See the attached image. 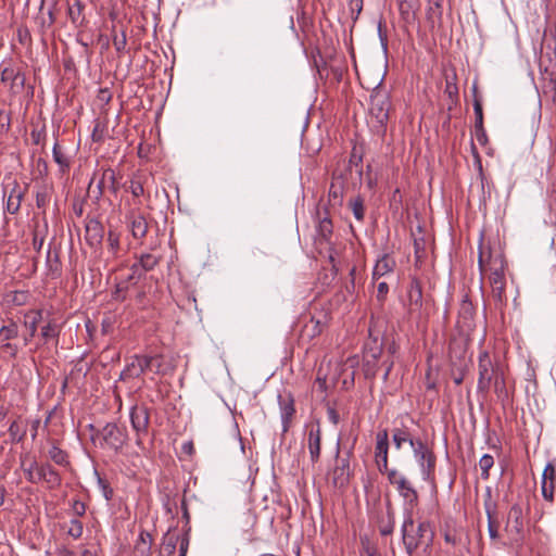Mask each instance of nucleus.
Masks as SVG:
<instances>
[{
    "instance_id": "nucleus-29",
    "label": "nucleus",
    "mask_w": 556,
    "mask_h": 556,
    "mask_svg": "<svg viewBox=\"0 0 556 556\" xmlns=\"http://www.w3.org/2000/svg\"><path fill=\"white\" fill-rule=\"evenodd\" d=\"M442 532L445 543L451 544L452 546L460 544L463 534V530L460 528L450 522H445Z\"/></svg>"
},
{
    "instance_id": "nucleus-32",
    "label": "nucleus",
    "mask_w": 556,
    "mask_h": 556,
    "mask_svg": "<svg viewBox=\"0 0 556 556\" xmlns=\"http://www.w3.org/2000/svg\"><path fill=\"white\" fill-rule=\"evenodd\" d=\"M48 456L58 466L67 468L71 465L67 452L55 444L48 451Z\"/></svg>"
},
{
    "instance_id": "nucleus-16",
    "label": "nucleus",
    "mask_w": 556,
    "mask_h": 556,
    "mask_svg": "<svg viewBox=\"0 0 556 556\" xmlns=\"http://www.w3.org/2000/svg\"><path fill=\"white\" fill-rule=\"evenodd\" d=\"M317 213V217H318V225H317V232H318V238L316 239V244L323 249L324 245H325V249L328 250L329 254H328V257L329 260L333 263L334 258H333V255L331 253V248H330V242H329V238L332 233V222L331 219L328 217V216H324L321 217L319 215V211H316Z\"/></svg>"
},
{
    "instance_id": "nucleus-43",
    "label": "nucleus",
    "mask_w": 556,
    "mask_h": 556,
    "mask_svg": "<svg viewBox=\"0 0 556 556\" xmlns=\"http://www.w3.org/2000/svg\"><path fill=\"white\" fill-rule=\"evenodd\" d=\"M108 249L114 258L119 257V236L113 230H110L108 233Z\"/></svg>"
},
{
    "instance_id": "nucleus-58",
    "label": "nucleus",
    "mask_w": 556,
    "mask_h": 556,
    "mask_svg": "<svg viewBox=\"0 0 556 556\" xmlns=\"http://www.w3.org/2000/svg\"><path fill=\"white\" fill-rule=\"evenodd\" d=\"M71 507L76 517H83L86 514V504L79 500H73Z\"/></svg>"
},
{
    "instance_id": "nucleus-27",
    "label": "nucleus",
    "mask_w": 556,
    "mask_h": 556,
    "mask_svg": "<svg viewBox=\"0 0 556 556\" xmlns=\"http://www.w3.org/2000/svg\"><path fill=\"white\" fill-rule=\"evenodd\" d=\"M140 363L138 361L137 355H134L127 362L125 368L122 370L119 375V379L122 381H126L134 378H139L142 376V367H140Z\"/></svg>"
},
{
    "instance_id": "nucleus-46",
    "label": "nucleus",
    "mask_w": 556,
    "mask_h": 556,
    "mask_svg": "<svg viewBox=\"0 0 556 556\" xmlns=\"http://www.w3.org/2000/svg\"><path fill=\"white\" fill-rule=\"evenodd\" d=\"M494 465V458L492 455L490 454H484L480 460H479V466H480V469H481V477L483 479H488L490 473V469L493 467Z\"/></svg>"
},
{
    "instance_id": "nucleus-30",
    "label": "nucleus",
    "mask_w": 556,
    "mask_h": 556,
    "mask_svg": "<svg viewBox=\"0 0 556 556\" xmlns=\"http://www.w3.org/2000/svg\"><path fill=\"white\" fill-rule=\"evenodd\" d=\"M178 542H179V536L177 534L167 532L163 536V542H162V546H161L159 556H175L176 546H177Z\"/></svg>"
},
{
    "instance_id": "nucleus-20",
    "label": "nucleus",
    "mask_w": 556,
    "mask_h": 556,
    "mask_svg": "<svg viewBox=\"0 0 556 556\" xmlns=\"http://www.w3.org/2000/svg\"><path fill=\"white\" fill-rule=\"evenodd\" d=\"M507 269V261L494 258L491 261L490 266L485 268L483 271H480L482 275H486L490 282H496L506 280L505 273Z\"/></svg>"
},
{
    "instance_id": "nucleus-55",
    "label": "nucleus",
    "mask_w": 556,
    "mask_h": 556,
    "mask_svg": "<svg viewBox=\"0 0 556 556\" xmlns=\"http://www.w3.org/2000/svg\"><path fill=\"white\" fill-rule=\"evenodd\" d=\"M459 315L464 318H472L473 306L470 301L464 300L460 305Z\"/></svg>"
},
{
    "instance_id": "nucleus-14",
    "label": "nucleus",
    "mask_w": 556,
    "mask_h": 556,
    "mask_svg": "<svg viewBox=\"0 0 556 556\" xmlns=\"http://www.w3.org/2000/svg\"><path fill=\"white\" fill-rule=\"evenodd\" d=\"M389 432L387 429L379 430L376 434L375 459L378 470L388 475Z\"/></svg>"
},
{
    "instance_id": "nucleus-12",
    "label": "nucleus",
    "mask_w": 556,
    "mask_h": 556,
    "mask_svg": "<svg viewBox=\"0 0 556 556\" xmlns=\"http://www.w3.org/2000/svg\"><path fill=\"white\" fill-rule=\"evenodd\" d=\"M130 422L137 434L136 443L137 445H141L142 437L147 435L150 422L148 407L144 405H135L130 410Z\"/></svg>"
},
{
    "instance_id": "nucleus-2",
    "label": "nucleus",
    "mask_w": 556,
    "mask_h": 556,
    "mask_svg": "<svg viewBox=\"0 0 556 556\" xmlns=\"http://www.w3.org/2000/svg\"><path fill=\"white\" fill-rule=\"evenodd\" d=\"M402 542L408 556L420 547L428 551L433 543L434 532L427 520L415 521L413 510H404V519L401 527Z\"/></svg>"
},
{
    "instance_id": "nucleus-11",
    "label": "nucleus",
    "mask_w": 556,
    "mask_h": 556,
    "mask_svg": "<svg viewBox=\"0 0 556 556\" xmlns=\"http://www.w3.org/2000/svg\"><path fill=\"white\" fill-rule=\"evenodd\" d=\"M0 70L1 83L9 85L12 93H21L24 90L26 80L24 73L11 63H1Z\"/></svg>"
},
{
    "instance_id": "nucleus-24",
    "label": "nucleus",
    "mask_w": 556,
    "mask_h": 556,
    "mask_svg": "<svg viewBox=\"0 0 556 556\" xmlns=\"http://www.w3.org/2000/svg\"><path fill=\"white\" fill-rule=\"evenodd\" d=\"M417 438H414L407 427H394L392 429V442L396 450H401L403 444L408 443L412 446V442L416 441Z\"/></svg>"
},
{
    "instance_id": "nucleus-4",
    "label": "nucleus",
    "mask_w": 556,
    "mask_h": 556,
    "mask_svg": "<svg viewBox=\"0 0 556 556\" xmlns=\"http://www.w3.org/2000/svg\"><path fill=\"white\" fill-rule=\"evenodd\" d=\"M26 480L30 483L46 482L48 489L55 490L62 484V477L49 463H37L33 460L27 468H24Z\"/></svg>"
},
{
    "instance_id": "nucleus-7",
    "label": "nucleus",
    "mask_w": 556,
    "mask_h": 556,
    "mask_svg": "<svg viewBox=\"0 0 556 556\" xmlns=\"http://www.w3.org/2000/svg\"><path fill=\"white\" fill-rule=\"evenodd\" d=\"M412 450L414 457L416 458L422 479L429 481L433 479L437 457L431 448L428 447L427 443L420 438L412 442Z\"/></svg>"
},
{
    "instance_id": "nucleus-37",
    "label": "nucleus",
    "mask_w": 556,
    "mask_h": 556,
    "mask_svg": "<svg viewBox=\"0 0 556 556\" xmlns=\"http://www.w3.org/2000/svg\"><path fill=\"white\" fill-rule=\"evenodd\" d=\"M492 288V298L497 305L503 306L506 303V280L490 282Z\"/></svg>"
},
{
    "instance_id": "nucleus-52",
    "label": "nucleus",
    "mask_w": 556,
    "mask_h": 556,
    "mask_svg": "<svg viewBox=\"0 0 556 556\" xmlns=\"http://www.w3.org/2000/svg\"><path fill=\"white\" fill-rule=\"evenodd\" d=\"M0 351L8 354L10 357L15 358L18 353V346L10 341H4L0 345Z\"/></svg>"
},
{
    "instance_id": "nucleus-8",
    "label": "nucleus",
    "mask_w": 556,
    "mask_h": 556,
    "mask_svg": "<svg viewBox=\"0 0 556 556\" xmlns=\"http://www.w3.org/2000/svg\"><path fill=\"white\" fill-rule=\"evenodd\" d=\"M387 478L389 483L395 486L399 494L403 497L405 503L404 510L410 509L412 511L418 503V492L413 486L410 481H408V479L400 473L396 469H391L388 471Z\"/></svg>"
},
{
    "instance_id": "nucleus-3",
    "label": "nucleus",
    "mask_w": 556,
    "mask_h": 556,
    "mask_svg": "<svg viewBox=\"0 0 556 556\" xmlns=\"http://www.w3.org/2000/svg\"><path fill=\"white\" fill-rule=\"evenodd\" d=\"M406 308L408 319L414 321L419 329H426L430 312L429 299L424 296L421 282L412 278L406 289Z\"/></svg>"
},
{
    "instance_id": "nucleus-51",
    "label": "nucleus",
    "mask_w": 556,
    "mask_h": 556,
    "mask_svg": "<svg viewBox=\"0 0 556 556\" xmlns=\"http://www.w3.org/2000/svg\"><path fill=\"white\" fill-rule=\"evenodd\" d=\"M473 112L476 116L475 128H481V126H483V111L482 104L479 100H475Z\"/></svg>"
},
{
    "instance_id": "nucleus-36",
    "label": "nucleus",
    "mask_w": 556,
    "mask_h": 556,
    "mask_svg": "<svg viewBox=\"0 0 556 556\" xmlns=\"http://www.w3.org/2000/svg\"><path fill=\"white\" fill-rule=\"evenodd\" d=\"M444 0H427V18L429 21H441Z\"/></svg>"
},
{
    "instance_id": "nucleus-47",
    "label": "nucleus",
    "mask_w": 556,
    "mask_h": 556,
    "mask_svg": "<svg viewBox=\"0 0 556 556\" xmlns=\"http://www.w3.org/2000/svg\"><path fill=\"white\" fill-rule=\"evenodd\" d=\"M363 371L366 378H375L378 371L377 363L372 359L364 357Z\"/></svg>"
},
{
    "instance_id": "nucleus-38",
    "label": "nucleus",
    "mask_w": 556,
    "mask_h": 556,
    "mask_svg": "<svg viewBox=\"0 0 556 556\" xmlns=\"http://www.w3.org/2000/svg\"><path fill=\"white\" fill-rule=\"evenodd\" d=\"M325 324L319 319L311 318L309 323L304 326L303 336L313 339L323 332Z\"/></svg>"
},
{
    "instance_id": "nucleus-26",
    "label": "nucleus",
    "mask_w": 556,
    "mask_h": 556,
    "mask_svg": "<svg viewBox=\"0 0 556 556\" xmlns=\"http://www.w3.org/2000/svg\"><path fill=\"white\" fill-rule=\"evenodd\" d=\"M60 332L61 325L53 318L49 319L47 324L41 327L40 338L42 340V344H48L51 340H55L58 343Z\"/></svg>"
},
{
    "instance_id": "nucleus-17",
    "label": "nucleus",
    "mask_w": 556,
    "mask_h": 556,
    "mask_svg": "<svg viewBox=\"0 0 556 556\" xmlns=\"http://www.w3.org/2000/svg\"><path fill=\"white\" fill-rule=\"evenodd\" d=\"M478 250V266L480 271L488 268L491 261L495 257L498 260H505V255L501 249H494L490 244L484 243L483 235L480 237Z\"/></svg>"
},
{
    "instance_id": "nucleus-54",
    "label": "nucleus",
    "mask_w": 556,
    "mask_h": 556,
    "mask_svg": "<svg viewBox=\"0 0 556 556\" xmlns=\"http://www.w3.org/2000/svg\"><path fill=\"white\" fill-rule=\"evenodd\" d=\"M98 484L102 491V494L106 501H111L113 497V489L110 486L109 482L101 477H98Z\"/></svg>"
},
{
    "instance_id": "nucleus-10",
    "label": "nucleus",
    "mask_w": 556,
    "mask_h": 556,
    "mask_svg": "<svg viewBox=\"0 0 556 556\" xmlns=\"http://www.w3.org/2000/svg\"><path fill=\"white\" fill-rule=\"evenodd\" d=\"M391 103L389 96L383 90H374L370 94V113L380 126H384L389 119Z\"/></svg>"
},
{
    "instance_id": "nucleus-33",
    "label": "nucleus",
    "mask_w": 556,
    "mask_h": 556,
    "mask_svg": "<svg viewBox=\"0 0 556 556\" xmlns=\"http://www.w3.org/2000/svg\"><path fill=\"white\" fill-rule=\"evenodd\" d=\"M130 230L136 239H141L147 235L148 222L144 216H134L130 222Z\"/></svg>"
},
{
    "instance_id": "nucleus-21",
    "label": "nucleus",
    "mask_w": 556,
    "mask_h": 556,
    "mask_svg": "<svg viewBox=\"0 0 556 556\" xmlns=\"http://www.w3.org/2000/svg\"><path fill=\"white\" fill-rule=\"evenodd\" d=\"M484 509L488 517V531L491 540H497L498 521L496 520V504L491 501V494L488 493V500L484 501Z\"/></svg>"
},
{
    "instance_id": "nucleus-64",
    "label": "nucleus",
    "mask_w": 556,
    "mask_h": 556,
    "mask_svg": "<svg viewBox=\"0 0 556 556\" xmlns=\"http://www.w3.org/2000/svg\"><path fill=\"white\" fill-rule=\"evenodd\" d=\"M358 364H359V359H358L357 355L350 356L344 362L342 371H345L346 368L354 369L355 367L358 366Z\"/></svg>"
},
{
    "instance_id": "nucleus-40",
    "label": "nucleus",
    "mask_w": 556,
    "mask_h": 556,
    "mask_svg": "<svg viewBox=\"0 0 556 556\" xmlns=\"http://www.w3.org/2000/svg\"><path fill=\"white\" fill-rule=\"evenodd\" d=\"M395 527L394 511L389 508L387 511V519L381 520L379 531L381 535H390L393 533Z\"/></svg>"
},
{
    "instance_id": "nucleus-15",
    "label": "nucleus",
    "mask_w": 556,
    "mask_h": 556,
    "mask_svg": "<svg viewBox=\"0 0 556 556\" xmlns=\"http://www.w3.org/2000/svg\"><path fill=\"white\" fill-rule=\"evenodd\" d=\"M104 237V227L102 223L88 215L85 222V240L91 247H98L102 243Z\"/></svg>"
},
{
    "instance_id": "nucleus-49",
    "label": "nucleus",
    "mask_w": 556,
    "mask_h": 556,
    "mask_svg": "<svg viewBox=\"0 0 556 556\" xmlns=\"http://www.w3.org/2000/svg\"><path fill=\"white\" fill-rule=\"evenodd\" d=\"M555 481H542L541 490L542 495L546 501L552 502L554 498Z\"/></svg>"
},
{
    "instance_id": "nucleus-42",
    "label": "nucleus",
    "mask_w": 556,
    "mask_h": 556,
    "mask_svg": "<svg viewBox=\"0 0 556 556\" xmlns=\"http://www.w3.org/2000/svg\"><path fill=\"white\" fill-rule=\"evenodd\" d=\"M83 10L84 5L79 0H76L73 5L68 7V17L71 22L75 25H81L84 17H83Z\"/></svg>"
},
{
    "instance_id": "nucleus-18",
    "label": "nucleus",
    "mask_w": 556,
    "mask_h": 556,
    "mask_svg": "<svg viewBox=\"0 0 556 556\" xmlns=\"http://www.w3.org/2000/svg\"><path fill=\"white\" fill-rule=\"evenodd\" d=\"M278 404L280 408L282 431L287 432L290 427L291 419L295 413L294 399L290 392L278 394Z\"/></svg>"
},
{
    "instance_id": "nucleus-60",
    "label": "nucleus",
    "mask_w": 556,
    "mask_h": 556,
    "mask_svg": "<svg viewBox=\"0 0 556 556\" xmlns=\"http://www.w3.org/2000/svg\"><path fill=\"white\" fill-rule=\"evenodd\" d=\"M362 551L366 554V556L374 555L378 552V548L370 543V541L367 538H362Z\"/></svg>"
},
{
    "instance_id": "nucleus-9",
    "label": "nucleus",
    "mask_w": 556,
    "mask_h": 556,
    "mask_svg": "<svg viewBox=\"0 0 556 556\" xmlns=\"http://www.w3.org/2000/svg\"><path fill=\"white\" fill-rule=\"evenodd\" d=\"M100 435L105 445L115 452L123 448L128 441V431L124 425L115 422L106 424L100 431Z\"/></svg>"
},
{
    "instance_id": "nucleus-34",
    "label": "nucleus",
    "mask_w": 556,
    "mask_h": 556,
    "mask_svg": "<svg viewBox=\"0 0 556 556\" xmlns=\"http://www.w3.org/2000/svg\"><path fill=\"white\" fill-rule=\"evenodd\" d=\"M161 255L154 253H142L137 260V264L146 271L154 269L161 262Z\"/></svg>"
},
{
    "instance_id": "nucleus-45",
    "label": "nucleus",
    "mask_w": 556,
    "mask_h": 556,
    "mask_svg": "<svg viewBox=\"0 0 556 556\" xmlns=\"http://www.w3.org/2000/svg\"><path fill=\"white\" fill-rule=\"evenodd\" d=\"M152 372L157 375H165L167 368L164 365V357L161 354L150 355Z\"/></svg>"
},
{
    "instance_id": "nucleus-5",
    "label": "nucleus",
    "mask_w": 556,
    "mask_h": 556,
    "mask_svg": "<svg viewBox=\"0 0 556 556\" xmlns=\"http://www.w3.org/2000/svg\"><path fill=\"white\" fill-rule=\"evenodd\" d=\"M478 392L488 393L491 389L492 382L504 374L500 363L492 359L488 351L479 353L478 357Z\"/></svg>"
},
{
    "instance_id": "nucleus-44",
    "label": "nucleus",
    "mask_w": 556,
    "mask_h": 556,
    "mask_svg": "<svg viewBox=\"0 0 556 556\" xmlns=\"http://www.w3.org/2000/svg\"><path fill=\"white\" fill-rule=\"evenodd\" d=\"M66 532L74 540L80 539L84 532L83 522L77 518L71 519Z\"/></svg>"
},
{
    "instance_id": "nucleus-53",
    "label": "nucleus",
    "mask_w": 556,
    "mask_h": 556,
    "mask_svg": "<svg viewBox=\"0 0 556 556\" xmlns=\"http://www.w3.org/2000/svg\"><path fill=\"white\" fill-rule=\"evenodd\" d=\"M34 172L36 175H38L39 177H45L48 175V163L45 159L42 157H39L36 163H35V166H34Z\"/></svg>"
},
{
    "instance_id": "nucleus-35",
    "label": "nucleus",
    "mask_w": 556,
    "mask_h": 556,
    "mask_svg": "<svg viewBox=\"0 0 556 556\" xmlns=\"http://www.w3.org/2000/svg\"><path fill=\"white\" fill-rule=\"evenodd\" d=\"M491 387H493L494 393L496 394L498 401L505 405L509 401V393L505 382V375L503 374L500 377H496Z\"/></svg>"
},
{
    "instance_id": "nucleus-63",
    "label": "nucleus",
    "mask_w": 556,
    "mask_h": 556,
    "mask_svg": "<svg viewBox=\"0 0 556 556\" xmlns=\"http://www.w3.org/2000/svg\"><path fill=\"white\" fill-rule=\"evenodd\" d=\"M137 357L142 367V375L152 371L150 355H137Z\"/></svg>"
},
{
    "instance_id": "nucleus-59",
    "label": "nucleus",
    "mask_w": 556,
    "mask_h": 556,
    "mask_svg": "<svg viewBox=\"0 0 556 556\" xmlns=\"http://www.w3.org/2000/svg\"><path fill=\"white\" fill-rule=\"evenodd\" d=\"M381 352V345L375 348H366L364 357L372 359L374 363H378Z\"/></svg>"
},
{
    "instance_id": "nucleus-13",
    "label": "nucleus",
    "mask_w": 556,
    "mask_h": 556,
    "mask_svg": "<svg viewBox=\"0 0 556 556\" xmlns=\"http://www.w3.org/2000/svg\"><path fill=\"white\" fill-rule=\"evenodd\" d=\"M339 448L337 450V460L336 466L330 472L331 482L334 488H344L348 485L352 471L350 466V455L351 452L348 453L346 457H339Z\"/></svg>"
},
{
    "instance_id": "nucleus-31",
    "label": "nucleus",
    "mask_w": 556,
    "mask_h": 556,
    "mask_svg": "<svg viewBox=\"0 0 556 556\" xmlns=\"http://www.w3.org/2000/svg\"><path fill=\"white\" fill-rule=\"evenodd\" d=\"M42 319V309H31L25 314V321L24 325L29 331V338H34L38 324Z\"/></svg>"
},
{
    "instance_id": "nucleus-23",
    "label": "nucleus",
    "mask_w": 556,
    "mask_h": 556,
    "mask_svg": "<svg viewBox=\"0 0 556 556\" xmlns=\"http://www.w3.org/2000/svg\"><path fill=\"white\" fill-rule=\"evenodd\" d=\"M394 268L395 260L389 254H383L375 264L372 279L379 280L381 277L393 273Z\"/></svg>"
},
{
    "instance_id": "nucleus-41",
    "label": "nucleus",
    "mask_w": 556,
    "mask_h": 556,
    "mask_svg": "<svg viewBox=\"0 0 556 556\" xmlns=\"http://www.w3.org/2000/svg\"><path fill=\"white\" fill-rule=\"evenodd\" d=\"M9 435L11 442L20 443L24 440L26 435V428L22 427L17 420H14L9 427Z\"/></svg>"
},
{
    "instance_id": "nucleus-61",
    "label": "nucleus",
    "mask_w": 556,
    "mask_h": 556,
    "mask_svg": "<svg viewBox=\"0 0 556 556\" xmlns=\"http://www.w3.org/2000/svg\"><path fill=\"white\" fill-rule=\"evenodd\" d=\"M389 292V286L386 281H381L377 286V300L383 302Z\"/></svg>"
},
{
    "instance_id": "nucleus-28",
    "label": "nucleus",
    "mask_w": 556,
    "mask_h": 556,
    "mask_svg": "<svg viewBox=\"0 0 556 556\" xmlns=\"http://www.w3.org/2000/svg\"><path fill=\"white\" fill-rule=\"evenodd\" d=\"M52 156H53V161L58 164L59 166V172L61 174H66L68 173L70 168H71V161H70V157L67 156V154L63 151L62 147L55 142L53 144V148H52Z\"/></svg>"
},
{
    "instance_id": "nucleus-62",
    "label": "nucleus",
    "mask_w": 556,
    "mask_h": 556,
    "mask_svg": "<svg viewBox=\"0 0 556 556\" xmlns=\"http://www.w3.org/2000/svg\"><path fill=\"white\" fill-rule=\"evenodd\" d=\"M414 248H415V256L417 262H420L426 256V250H425V243L424 241H414Z\"/></svg>"
},
{
    "instance_id": "nucleus-25",
    "label": "nucleus",
    "mask_w": 556,
    "mask_h": 556,
    "mask_svg": "<svg viewBox=\"0 0 556 556\" xmlns=\"http://www.w3.org/2000/svg\"><path fill=\"white\" fill-rule=\"evenodd\" d=\"M153 544L152 535L142 530L135 544V553L137 556H151V548Z\"/></svg>"
},
{
    "instance_id": "nucleus-57",
    "label": "nucleus",
    "mask_w": 556,
    "mask_h": 556,
    "mask_svg": "<svg viewBox=\"0 0 556 556\" xmlns=\"http://www.w3.org/2000/svg\"><path fill=\"white\" fill-rule=\"evenodd\" d=\"M556 480V468L552 463L545 466L542 475V481H555Z\"/></svg>"
},
{
    "instance_id": "nucleus-50",
    "label": "nucleus",
    "mask_w": 556,
    "mask_h": 556,
    "mask_svg": "<svg viewBox=\"0 0 556 556\" xmlns=\"http://www.w3.org/2000/svg\"><path fill=\"white\" fill-rule=\"evenodd\" d=\"M115 178V173L113 169H106L102 173L101 179L97 182V188L101 190L105 188V184H113Z\"/></svg>"
},
{
    "instance_id": "nucleus-19",
    "label": "nucleus",
    "mask_w": 556,
    "mask_h": 556,
    "mask_svg": "<svg viewBox=\"0 0 556 556\" xmlns=\"http://www.w3.org/2000/svg\"><path fill=\"white\" fill-rule=\"evenodd\" d=\"M307 447L312 463H317L319 460L321 450V429L318 424L316 426H312L308 430Z\"/></svg>"
},
{
    "instance_id": "nucleus-6",
    "label": "nucleus",
    "mask_w": 556,
    "mask_h": 556,
    "mask_svg": "<svg viewBox=\"0 0 556 556\" xmlns=\"http://www.w3.org/2000/svg\"><path fill=\"white\" fill-rule=\"evenodd\" d=\"M526 517L521 504L515 503L508 514L504 531L506 532L509 543L519 546L526 536Z\"/></svg>"
},
{
    "instance_id": "nucleus-56",
    "label": "nucleus",
    "mask_w": 556,
    "mask_h": 556,
    "mask_svg": "<svg viewBox=\"0 0 556 556\" xmlns=\"http://www.w3.org/2000/svg\"><path fill=\"white\" fill-rule=\"evenodd\" d=\"M349 8L353 15V20L356 21L363 10V0H350Z\"/></svg>"
},
{
    "instance_id": "nucleus-1",
    "label": "nucleus",
    "mask_w": 556,
    "mask_h": 556,
    "mask_svg": "<svg viewBox=\"0 0 556 556\" xmlns=\"http://www.w3.org/2000/svg\"><path fill=\"white\" fill-rule=\"evenodd\" d=\"M362 151L353 147L349 162H343L332 174V182L329 189L328 203L332 208L342 206L343 190L350 186L355 187L362 181Z\"/></svg>"
},
{
    "instance_id": "nucleus-22",
    "label": "nucleus",
    "mask_w": 556,
    "mask_h": 556,
    "mask_svg": "<svg viewBox=\"0 0 556 556\" xmlns=\"http://www.w3.org/2000/svg\"><path fill=\"white\" fill-rule=\"evenodd\" d=\"M130 271L131 273L129 276L116 286V292L114 296L116 300H119V292L128 289L129 285H137L146 275V271L137 264V262L130 266ZM121 300H124V298H121Z\"/></svg>"
},
{
    "instance_id": "nucleus-39",
    "label": "nucleus",
    "mask_w": 556,
    "mask_h": 556,
    "mask_svg": "<svg viewBox=\"0 0 556 556\" xmlns=\"http://www.w3.org/2000/svg\"><path fill=\"white\" fill-rule=\"evenodd\" d=\"M18 336V326L15 321L11 320L8 325L0 328V342L11 341Z\"/></svg>"
},
{
    "instance_id": "nucleus-48",
    "label": "nucleus",
    "mask_w": 556,
    "mask_h": 556,
    "mask_svg": "<svg viewBox=\"0 0 556 556\" xmlns=\"http://www.w3.org/2000/svg\"><path fill=\"white\" fill-rule=\"evenodd\" d=\"M112 40H113V46H114L115 50L118 53L123 52L125 50V48H126V45H127L126 31L122 30L121 35L115 34L113 36Z\"/></svg>"
}]
</instances>
